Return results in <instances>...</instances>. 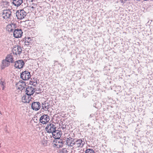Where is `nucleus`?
<instances>
[{
	"instance_id": "f03ea898",
	"label": "nucleus",
	"mask_w": 153,
	"mask_h": 153,
	"mask_svg": "<svg viewBox=\"0 0 153 153\" xmlns=\"http://www.w3.org/2000/svg\"><path fill=\"white\" fill-rule=\"evenodd\" d=\"M64 144V141L62 139H55L53 142V146L59 148H62Z\"/></svg>"
},
{
	"instance_id": "2eb2a0df",
	"label": "nucleus",
	"mask_w": 153,
	"mask_h": 153,
	"mask_svg": "<svg viewBox=\"0 0 153 153\" xmlns=\"http://www.w3.org/2000/svg\"><path fill=\"white\" fill-rule=\"evenodd\" d=\"M26 94L27 95L31 96L35 92L34 89L32 86H28L26 89Z\"/></svg>"
},
{
	"instance_id": "7ed1b4c3",
	"label": "nucleus",
	"mask_w": 153,
	"mask_h": 153,
	"mask_svg": "<svg viewBox=\"0 0 153 153\" xmlns=\"http://www.w3.org/2000/svg\"><path fill=\"white\" fill-rule=\"evenodd\" d=\"M27 13L23 10H19L17 11L16 15L18 19H22L24 18L26 16Z\"/></svg>"
},
{
	"instance_id": "c85d7f7f",
	"label": "nucleus",
	"mask_w": 153,
	"mask_h": 153,
	"mask_svg": "<svg viewBox=\"0 0 153 153\" xmlns=\"http://www.w3.org/2000/svg\"><path fill=\"white\" fill-rule=\"evenodd\" d=\"M32 8H33V7H32Z\"/></svg>"
},
{
	"instance_id": "4be33fe9",
	"label": "nucleus",
	"mask_w": 153,
	"mask_h": 153,
	"mask_svg": "<svg viewBox=\"0 0 153 153\" xmlns=\"http://www.w3.org/2000/svg\"><path fill=\"white\" fill-rule=\"evenodd\" d=\"M32 40L30 38H27L25 39V44L26 45H32Z\"/></svg>"
},
{
	"instance_id": "b1692460",
	"label": "nucleus",
	"mask_w": 153,
	"mask_h": 153,
	"mask_svg": "<svg viewBox=\"0 0 153 153\" xmlns=\"http://www.w3.org/2000/svg\"><path fill=\"white\" fill-rule=\"evenodd\" d=\"M85 153H94V152L92 149H88L86 150Z\"/></svg>"
},
{
	"instance_id": "9d476101",
	"label": "nucleus",
	"mask_w": 153,
	"mask_h": 153,
	"mask_svg": "<svg viewBox=\"0 0 153 153\" xmlns=\"http://www.w3.org/2000/svg\"><path fill=\"white\" fill-rule=\"evenodd\" d=\"M23 32L21 29H15L13 32L14 36L16 38L21 37L22 34Z\"/></svg>"
},
{
	"instance_id": "412c9836",
	"label": "nucleus",
	"mask_w": 153,
	"mask_h": 153,
	"mask_svg": "<svg viewBox=\"0 0 153 153\" xmlns=\"http://www.w3.org/2000/svg\"><path fill=\"white\" fill-rule=\"evenodd\" d=\"M22 3V0H13V4L15 6L18 7Z\"/></svg>"
},
{
	"instance_id": "cd10ccee",
	"label": "nucleus",
	"mask_w": 153,
	"mask_h": 153,
	"mask_svg": "<svg viewBox=\"0 0 153 153\" xmlns=\"http://www.w3.org/2000/svg\"><path fill=\"white\" fill-rule=\"evenodd\" d=\"M33 85L34 86H35L36 85H37V83L36 82L35 83V82H33Z\"/></svg>"
},
{
	"instance_id": "aec40b11",
	"label": "nucleus",
	"mask_w": 153,
	"mask_h": 153,
	"mask_svg": "<svg viewBox=\"0 0 153 153\" xmlns=\"http://www.w3.org/2000/svg\"><path fill=\"white\" fill-rule=\"evenodd\" d=\"M12 53H11L10 54L8 55L6 57V60L10 62L13 63L14 61L13 60V56Z\"/></svg>"
},
{
	"instance_id": "a211bd4d",
	"label": "nucleus",
	"mask_w": 153,
	"mask_h": 153,
	"mask_svg": "<svg viewBox=\"0 0 153 153\" xmlns=\"http://www.w3.org/2000/svg\"><path fill=\"white\" fill-rule=\"evenodd\" d=\"M10 62L8 61L5 59L3 60L2 61L1 68H2L4 69L6 67H7L10 65Z\"/></svg>"
},
{
	"instance_id": "f257e3e1",
	"label": "nucleus",
	"mask_w": 153,
	"mask_h": 153,
	"mask_svg": "<svg viewBox=\"0 0 153 153\" xmlns=\"http://www.w3.org/2000/svg\"><path fill=\"white\" fill-rule=\"evenodd\" d=\"M56 127L55 125L52 123L48 124L45 128L46 131L52 134L56 130Z\"/></svg>"
},
{
	"instance_id": "5701e85b",
	"label": "nucleus",
	"mask_w": 153,
	"mask_h": 153,
	"mask_svg": "<svg viewBox=\"0 0 153 153\" xmlns=\"http://www.w3.org/2000/svg\"><path fill=\"white\" fill-rule=\"evenodd\" d=\"M68 127V125H65V124L63 125L61 127V128L62 129V131H65L67 130V128Z\"/></svg>"
},
{
	"instance_id": "f8f14e48",
	"label": "nucleus",
	"mask_w": 153,
	"mask_h": 153,
	"mask_svg": "<svg viewBox=\"0 0 153 153\" xmlns=\"http://www.w3.org/2000/svg\"><path fill=\"white\" fill-rule=\"evenodd\" d=\"M31 107L33 110L38 111L40 108L41 104L39 102H33L32 103Z\"/></svg>"
},
{
	"instance_id": "bb28decb",
	"label": "nucleus",
	"mask_w": 153,
	"mask_h": 153,
	"mask_svg": "<svg viewBox=\"0 0 153 153\" xmlns=\"http://www.w3.org/2000/svg\"><path fill=\"white\" fill-rule=\"evenodd\" d=\"M125 1V0H120V1L122 3H124Z\"/></svg>"
},
{
	"instance_id": "6e6552de",
	"label": "nucleus",
	"mask_w": 153,
	"mask_h": 153,
	"mask_svg": "<svg viewBox=\"0 0 153 153\" xmlns=\"http://www.w3.org/2000/svg\"><path fill=\"white\" fill-rule=\"evenodd\" d=\"M11 14V11L10 10H4L2 13V16L4 19H9Z\"/></svg>"
},
{
	"instance_id": "dca6fc26",
	"label": "nucleus",
	"mask_w": 153,
	"mask_h": 153,
	"mask_svg": "<svg viewBox=\"0 0 153 153\" xmlns=\"http://www.w3.org/2000/svg\"><path fill=\"white\" fill-rule=\"evenodd\" d=\"M16 27L15 24L14 23H11V24L8 25L6 28L7 30L9 32H12L15 30Z\"/></svg>"
},
{
	"instance_id": "ddd939ff",
	"label": "nucleus",
	"mask_w": 153,
	"mask_h": 153,
	"mask_svg": "<svg viewBox=\"0 0 153 153\" xmlns=\"http://www.w3.org/2000/svg\"><path fill=\"white\" fill-rule=\"evenodd\" d=\"M53 137L55 139H59L62 135L61 131L56 130L52 133Z\"/></svg>"
},
{
	"instance_id": "423d86ee",
	"label": "nucleus",
	"mask_w": 153,
	"mask_h": 153,
	"mask_svg": "<svg viewBox=\"0 0 153 153\" xmlns=\"http://www.w3.org/2000/svg\"><path fill=\"white\" fill-rule=\"evenodd\" d=\"M21 78L23 80H27L29 79L30 77V74L28 71H25L21 74Z\"/></svg>"
},
{
	"instance_id": "393cba45",
	"label": "nucleus",
	"mask_w": 153,
	"mask_h": 153,
	"mask_svg": "<svg viewBox=\"0 0 153 153\" xmlns=\"http://www.w3.org/2000/svg\"><path fill=\"white\" fill-rule=\"evenodd\" d=\"M5 84V83L4 82L2 81H1L0 82V84L1 86L2 89V90H3L4 89V85Z\"/></svg>"
},
{
	"instance_id": "a878e982",
	"label": "nucleus",
	"mask_w": 153,
	"mask_h": 153,
	"mask_svg": "<svg viewBox=\"0 0 153 153\" xmlns=\"http://www.w3.org/2000/svg\"><path fill=\"white\" fill-rule=\"evenodd\" d=\"M42 143L44 146H45L47 145V141L46 140H43L42 141Z\"/></svg>"
},
{
	"instance_id": "39448f33",
	"label": "nucleus",
	"mask_w": 153,
	"mask_h": 153,
	"mask_svg": "<svg viewBox=\"0 0 153 153\" xmlns=\"http://www.w3.org/2000/svg\"><path fill=\"white\" fill-rule=\"evenodd\" d=\"M74 143V145L73 147V149L81 148L83 146L85 143L80 139H79L77 140H75Z\"/></svg>"
},
{
	"instance_id": "4468645a",
	"label": "nucleus",
	"mask_w": 153,
	"mask_h": 153,
	"mask_svg": "<svg viewBox=\"0 0 153 153\" xmlns=\"http://www.w3.org/2000/svg\"><path fill=\"white\" fill-rule=\"evenodd\" d=\"M16 85L18 89L21 91L25 88L26 86L25 82L20 81L17 83Z\"/></svg>"
},
{
	"instance_id": "f3484780",
	"label": "nucleus",
	"mask_w": 153,
	"mask_h": 153,
	"mask_svg": "<svg viewBox=\"0 0 153 153\" xmlns=\"http://www.w3.org/2000/svg\"><path fill=\"white\" fill-rule=\"evenodd\" d=\"M30 96L27 95L23 96L22 98V102L24 103H29L31 99Z\"/></svg>"
},
{
	"instance_id": "0eeeda50",
	"label": "nucleus",
	"mask_w": 153,
	"mask_h": 153,
	"mask_svg": "<svg viewBox=\"0 0 153 153\" xmlns=\"http://www.w3.org/2000/svg\"><path fill=\"white\" fill-rule=\"evenodd\" d=\"M50 120V117L47 115L45 114L41 117L39 121L42 124H45L48 123Z\"/></svg>"
},
{
	"instance_id": "1a4fd4ad",
	"label": "nucleus",
	"mask_w": 153,
	"mask_h": 153,
	"mask_svg": "<svg viewBox=\"0 0 153 153\" xmlns=\"http://www.w3.org/2000/svg\"><path fill=\"white\" fill-rule=\"evenodd\" d=\"M75 139L71 137H68L66 140V142L65 144L68 147H73L74 145V144Z\"/></svg>"
},
{
	"instance_id": "6ab92c4d",
	"label": "nucleus",
	"mask_w": 153,
	"mask_h": 153,
	"mask_svg": "<svg viewBox=\"0 0 153 153\" xmlns=\"http://www.w3.org/2000/svg\"><path fill=\"white\" fill-rule=\"evenodd\" d=\"M42 109H43L45 111L48 110L50 106V105L48 103L45 102L42 103Z\"/></svg>"
},
{
	"instance_id": "9b49d317",
	"label": "nucleus",
	"mask_w": 153,
	"mask_h": 153,
	"mask_svg": "<svg viewBox=\"0 0 153 153\" xmlns=\"http://www.w3.org/2000/svg\"><path fill=\"white\" fill-rule=\"evenodd\" d=\"M25 64L24 61L22 60L16 61L15 62L14 67L18 69L22 68Z\"/></svg>"
},
{
	"instance_id": "20e7f679",
	"label": "nucleus",
	"mask_w": 153,
	"mask_h": 153,
	"mask_svg": "<svg viewBox=\"0 0 153 153\" xmlns=\"http://www.w3.org/2000/svg\"><path fill=\"white\" fill-rule=\"evenodd\" d=\"M22 51L21 47L19 46H16L13 48L12 50V53L14 56H17L18 55H20Z\"/></svg>"
}]
</instances>
